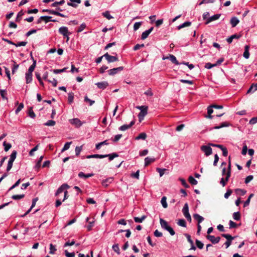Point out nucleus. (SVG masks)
<instances>
[{
    "label": "nucleus",
    "mask_w": 257,
    "mask_h": 257,
    "mask_svg": "<svg viewBox=\"0 0 257 257\" xmlns=\"http://www.w3.org/2000/svg\"><path fill=\"white\" fill-rule=\"evenodd\" d=\"M229 125V124L227 122H222L220 125L218 126H215L213 127V129H219L220 128L223 127H226L228 126Z\"/></svg>",
    "instance_id": "nucleus-37"
},
{
    "label": "nucleus",
    "mask_w": 257,
    "mask_h": 257,
    "mask_svg": "<svg viewBox=\"0 0 257 257\" xmlns=\"http://www.w3.org/2000/svg\"><path fill=\"white\" fill-rule=\"evenodd\" d=\"M188 181L191 184L195 185L197 184V181L192 176H190L188 178Z\"/></svg>",
    "instance_id": "nucleus-38"
},
{
    "label": "nucleus",
    "mask_w": 257,
    "mask_h": 257,
    "mask_svg": "<svg viewBox=\"0 0 257 257\" xmlns=\"http://www.w3.org/2000/svg\"><path fill=\"white\" fill-rule=\"evenodd\" d=\"M69 1L70 2L67 3V5L73 8H77L81 2V0H69Z\"/></svg>",
    "instance_id": "nucleus-13"
},
{
    "label": "nucleus",
    "mask_w": 257,
    "mask_h": 257,
    "mask_svg": "<svg viewBox=\"0 0 257 257\" xmlns=\"http://www.w3.org/2000/svg\"><path fill=\"white\" fill-rule=\"evenodd\" d=\"M52 18V17L51 16H41V19H43V21L45 22V23L51 22Z\"/></svg>",
    "instance_id": "nucleus-47"
},
{
    "label": "nucleus",
    "mask_w": 257,
    "mask_h": 257,
    "mask_svg": "<svg viewBox=\"0 0 257 257\" xmlns=\"http://www.w3.org/2000/svg\"><path fill=\"white\" fill-rule=\"evenodd\" d=\"M170 61L173 63L174 64H175V65H179V63L178 62V61H177L176 57L173 55H169V57Z\"/></svg>",
    "instance_id": "nucleus-33"
},
{
    "label": "nucleus",
    "mask_w": 257,
    "mask_h": 257,
    "mask_svg": "<svg viewBox=\"0 0 257 257\" xmlns=\"http://www.w3.org/2000/svg\"><path fill=\"white\" fill-rule=\"evenodd\" d=\"M104 157H105V156H103V155L94 154V155H90L87 156L86 158H87V159H91V158L102 159V158H104Z\"/></svg>",
    "instance_id": "nucleus-26"
},
{
    "label": "nucleus",
    "mask_w": 257,
    "mask_h": 257,
    "mask_svg": "<svg viewBox=\"0 0 257 257\" xmlns=\"http://www.w3.org/2000/svg\"><path fill=\"white\" fill-rule=\"evenodd\" d=\"M65 3V0H61L60 2H55L53 3L51 6L52 7H57L58 5H62Z\"/></svg>",
    "instance_id": "nucleus-45"
},
{
    "label": "nucleus",
    "mask_w": 257,
    "mask_h": 257,
    "mask_svg": "<svg viewBox=\"0 0 257 257\" xmlns=\"http://www.w3.org/2000/svg\"><path fill=\"white\" fill-rule=\"evenodd\" d=\"M112 248L117 254H120V249L118 244H113Z\"/></svg>",
    "instance_id": "nucleus-43"
},
{
    "label": "nucleus",
    "mask_w": 257,
    "mask_h": 257,
    "mask_svg": "<svg viewBox=\"0 0 257 257\" xmlns=\"http://www.w3.org/2000/svg\"><path fill=\"white\" fill-rule=\"evenodd\" d=\"M26 83L29 84L32 82L33 80V74L26 72L25 74Z\"/></svg>",
    "instance_id": "nucleus-19"
},
{
    "label": "nucleus",
    "mask_w": 257,
    "mask_h": 257,
    "mask_svg": "<svg viewBox=\"0 0 257 257\" xmlns=\"http://www.w3.org/2000/svg\"><path fill=\"white\" fill-rule=\"evenodd\" d=\"M221 236L224 238H225L227 240L232 241L235 237L232 236L231 235L229 234H222Z\"/></svg>",
    "instance_id": "nucleus-41"
},
{
    "label": "nucleus",
    "mask_w": 257,
    "mask_h": 257,
    "mask_svg": "<svg viewBox=\"0 0 257 257\" xmlns=\"http://www.w3.org/2000/svg\"><path fill=\"white\" fill-rule=\"evenodd\" d=\"M179 180L180 181L181 184L186 188H189V185L186 183L185 179L183 178H179Z\"/></svg>",
    "instance_id": "nucleus-56"
},
{
    "label": "nucleus",
    "mask_w": 257,
    "mask_h": 257,
    "mask_svg": "<svg viewBox=\"0 0 257 257\" xmlns=\"http://www.w3.org/2000/svg\"><path fill=\"white\" fill-rule=\"evenodd\" d=\"M233 218L235 220H239L240 219V214L239 212L237 211L233 213Z\"/></svg>",
    "instance_id": "nucleus-46"
},
{
    "label": "nucleus",
    "mask_w": 257,
    "mask_h": 257,
    "mask_svg": "<svg viewBox=\"0 0 257 257\" xmlns=\"http://www.w3.org/2000/svg\"><path fill=\"white\" fill-rule=\"evenodd\" d=\"M24 105L23 103H20L18 107L15 110V113L18 114L24 108Z\"/></svg>",
    "instance_id": "nucleus-54"
},
{
    "label": "nucleus",
    "mask_w": 257,
    "mask_h": 257,
    "mask_svg": "<svg viewBox=\"0 0 257 257\" xmlns=\"http://www.w3.org/2000/svg\"><path fill=\"white\" fill-rule=\"evenodd\" d=\"M147 216L146 215H143L141 217H135L134 218L135 222L142 223L146 218Z\"/></svg>",
    "instance_id": "nucleus-29"
},
{
    "label": "nucleus",
    "mask_w": 257,
    "mask_h": 257,
    "mask_svg": "<svg viewBox=\"0 0 257 257\" xmlns=\"http://www.w3.org/2000/svg\"><path fill=\"white\" fill-rule=\"evenodd\" d=\"M161 203L162 205V206L164 208H166L168 207V204L167 203V197L166 196H163L161 200Z\"/></svg>",
    "instance_id": "nucleus-34"
},
{
    "label": "nucleus",
    "mask_w": 257,
    "mask_h": 257,
    "mask_svg": "<svg viewBox=\"0 0 257 257\" xmlns=\"http://www.w3.org/2000/svg\"><path fill=\"white\" fill-rule=\"evenodd\" d=\"M27 44V42H24V41H22V42H19L17 43H15L14 45L18 47H20V46H25Z\"/></svg>",
    "instance_id": "nucleus-61"
},
{
    "label": "nucleus",
    "mask_w": 257,
    "mask_h": 257,
    "mask_svg": "<svg viewBox=\"0 0 257 257\" xmlns=\"http://www.w3.org/2000/svg\"><path fill=\"white\" fill-rule=\"evenodd\" d=\"M160 223L161 226V227L165 230H166L167 228L169 226L168 222L162 218H160Z\"/></svg>",
    "instance_id": "nucleus-18"
},
{
    "label": "nucleus",
    "mask_w": 257,
    "mask_h": 257,
    "mask_svg": "<svg viewBox=\"0 0 257 257\" xmlns=\"http://www.w3.org/2000/svg\"><path fill=\"white\" fill-rule=\"evenodd\" d=\"M103 156H105L104 158L108 157L109 161H111L115 157H117L118 156V155L115 153H113L112 154L103 155Z\"/></svg>",
    "instance_id": "nucleus-25"
},
{
    "label": "nucleus",
    "mask_w": 257,
    "mask_h": 257,
    "mask_svg": "<svg viewBox=\"0 0 257 257\" xmlns=\"http://www.w3.org/2000/svg\"><path fill=\"white\" fill-rule=\"evenodd\" d=\"M29 116L32 118H35L36 117V114L33 110L32 107L30 108L28 112Z\"/></svg>",
    "instance_id": "nucleus-50"
},
{
    "label": "nucleus",
    "mask_w": 257,
    "mask_h": 257,
    "mask_svg": "<svg viewBox=\"0 0 257 257\" xmlns=\"http://www.w3.org/2000/svg\"><path fill=\"white\" fill-rule=\"evenodd\" d=\"M86 27V25L85 23H82V24H81V25L80 26V27L77 30V33L81 32L82 31H83L85 29Z\"/></svg>",
    "instance_id": "nucleus-52"
},
{
    "label": "nucleus",
    "mask_w": 257,
    "mask_h": 257,
    "mask_svg": "<svg viewBox=\"0 0 257 257\" xmlns=\"http://www.w3.org/2000/svg\"><path fill=\"white\" fill-rule=\"evenodd\" d=\"M17 152L16 151L14 150L12 152L11 155H10V158L9 161H11L14 162L15 160L17 157Z\"/></svg>",
    "instance_id": "nucleus-36"
},
{
    "label": "nucleus",
    "mask_w": 257,
    "mask_h": 257,
    "mask_svg": "<svg viewBox=\"0 0 257 257\" xmlns=\"http://www.w3.org/2000/svg\"><path fill=\"white\" fill-rule=\"evenodd\" d=\"M249 123V124H250L251 125L254 124L256 123H257V117H254L251 118L250 119Z\"/></svg>",
    "instance_id": "nucleus-64"
},
{
    "label": "nucleus",
    "mask_w": 257,
    "mask_h": 257,
    "mask_svg": "<svg viewBox=\"0 0 257 257\" xmlns=\"http://www.w3.org/2000/svg\"><path fill=\"white\" fill-rule=\"evenodd\" d=\"M213 107H212V105H210L209 106H208L207 107V114H208V115L205 116L206 117L209 118H212L213 116L211 115V114L213 112Z\"/></svg>",
    "instance_id": "nucleus-24"
},
{
    "label": "nucleus",
    "mask_w": 257,
    "mask_h": 257,
    "mask_svg": "<svg viewBox=\"0 0 257 257\" xmlns=\"http://www.w3.org/2000/svg\"><path fill=\"white\" fill-rule=\"evenodd\" d=\"M177 224L179 226L185 227H186V222L183 219H180L177 222Z\"/></svg>",
    "instance_id": "nucleus-40"
},
{
    "label": "nucleus",
    "mask_w": 257,
    "mask_h": 257,
    "mask_svg": "<svg viewBox=\"0 0 257 257\" xmlns=\"http://www.w3.org/2000/svg\"><path fill=\"white\" fill-rule=\"evenodd\" d=\"M182 212L184 216H187L188 214H190L189 212V207L187 203H186L184 204L183 208L182 209Z\"/></svg>",
    "instance_id": "nucleus-23"
},
{
    "label": "nucleus",
    "mask_w": 257,
    "mask_h": 257,
    "mask_svg": "<svg viewBox=\"0 0 257 257\" xmlns=\"http://www.w3.org/2000/svg\"><path fill=\"white\" fill-rule=\"evenodd\" d=\"M193 218L197 221L198 224H200L204 220V218L198 214H194Z\"/></svg>",
    "instance_id": "nucleus-21"
},
{
    "label": "nucleus",
    "mask_w": 257,
    "mask_h": 257,
    "mask_svg": "<svg viewBox=\"0 0 257 257\" xmlns=\"http://www.w3.org/2000/svg\"><path fill=\"white\" fill-rule=\"evenodd\" d=\"M3 146H4V150L6 152L8 151L12 147L11 144L10 143H7L6 141L3 143Z\"/></svg>",
    "instance_id": "nucleus-42"
},
{
    "label": "nucleus",
    "mask_w": 257,
    "mask_h": 257,
    "mask_svg": "<svg viewBox=\"0 0 257 257\" xmlns=\"http://www.w3.org/2000/svg\"><path fill=\"white\" fill-rule=\"evenodd\" d=\"M82 150V146L76 147L75 149V154L77 156L80 155V152Z\"/></svg>",
    "instance_id": "nucleus-59"
},
{
    "label": "nucleus",
    "mask_w": 257,
    "mask_h": 257,
    "mask_svg": "<svg viewBox=\"0 0 257 257\" xmlns=\"http://www.w3.org/2000/svg\"><path fill=\"white\" fill-rule=\"evenodd\" d=\"M36 66V61L33 59V63L28 69V73L32 74Z\"/></svg>",
    "instance_id": "nucleus-28"
},
{
    "label": "nucleus",
    "mask_w": 257,
    "mask_h": 257,
    "mask_svg": "<svg viewBox=\"0 0 257 257\" xmlns=\"http://www.w3.org/2000/svg\"><path fill=\"white\" fill-rule=\"evenodd\" d=\"M74 93L72 92H69L68 93V101L69 103L71 104L73 103L74 100Z\"/></svg>",
    "instance_id": "nucleus-35"
},
{
    "label": "nucleus",
    "mask_w": 257,
    "mask_h": 257,
    "mask_svg": "<svg viewBox=\"0 0 257 257\" xmlns=\"http://www.w3.org/2000/svg\"><path fill=\"white\" fill-rule=\"evenodd\" d=\"M206 238L210 240L213 244H216L219 242L220 237L219 236L215 237L211 235H207Z\"/></svg>",
    "instance_id": "nucleus-8"
},
{
    "label": "nucleus",
    "mask_w": 257,
    "mask_h": 257,
    "mask_svg": "<svg viewBox=\"0 0 257 257\" xmlns=\"http://www.w3.org/2000/svg\"><path fill=\"white\" fill-rule=\"evenodd\" d=\"M103 56L105 58L108 63L114 62L118 60L117 57L111 56L108 53H106Z\"/></svg>",
    "instance_id": "nucleus-6"
},
{
    "label": "nucleus",
    "mask_w": 257,
    "mask_h": 257,
    "mask_svg": "<svg viewBox=\"0 0 257 257\" xmlns=\"http://www.w3.org/2000/svg\"><path fill=\"white\" fill-rule=\"evenodd\" d=\"M71 144V142H67L66 143H65L63 149L61 150V152H64V151L68 150L70 148V146Z\"/></svg>",
    "instance_id": "nucleus-53"
},
{
    "label": "nucleus",
    "mask_w": 257,
    "mask_h": 257,
    "mask_svg": "<svg viewBox=\"0 0 257 257\" xmlns=\"http://www.w3.org/2000/svg\"><path fill=\"white\" fill-rule=\"evenodd\" d=\"M249 46L248 45H245L244 47V51L243 54V57L245 59H248L249 57Z\"/></svg>",
    "instance_id": "nucleus-22"
},
{
    "label": "nucleus",
    "mask_w": 257,
    "mask_h": 257,
    "mask_svg": "<svg viewBox=\"0 0 257 257\" xmlns=\"http://www.w3.org/2000/svg\"><path fill=\"white\" fill-rule=\"evenodd\" d=\"M59 33L62 35L64 37L67 38V41L69 40V36L71 34V33L69 32L68 29L67 27L65 26H62L59 29Z\"/></svg>",
    "instance_id": "nucleus-2"
},
{
    "label": "nucleus",
    "mask_w": 257,
    "mask_h": 257,
    "mask_svg": "<svg viewBox=\"0 0 257 257\" xmlns=\"http://www.w3.org/2000/svg\"><path fill=\"white\" fill-rule=\"evenodd\" d=\"M95 85L98 88L104 90L108 86V83L107 81L99 82L96 83Z\"/></svg>",
    "instance_id": "nucleus-9"
},
{
    "label": "nucleus",
    "mask_w": 257,
    "mask_h": 257,
    "mask_svg": "<svg viewBox=\"0 0 257 257\" xmlns=\"http://www.w3.org/2000/svg\"><path fill=\"white\" fill-rule=\"evenodd\" d=\"M67 69V68H64L62 69H54L53 70V72L55 74H59V73H62V72H64L66 71V69Z\"/></svg>",
    "instance_id": "nucleus-51"
},
{
    "label": "nucleus",
    "mask_w": 257,
    "mask_h": 257,
    "mask_svg": "<svg viewBox=\"0 0 257 257\" xmlns=\"http://www.w3.org/2000/svg\"><path fill=\"white\" fill-rule=\"evenodd\" d=\"M124 68L122 66H120L117 68H114L111 69L108 71V73L109 75H114L117 74L119 72H120L123 70Z\"/></svg>",
    "instance_id": "nucleus-7"
},
{
    "label": "nucleus",
    "mask_w": 257,
    "mask_h": 257,
    "mask_svg": "<svg viewBox=\"0 0 257 257\" xmlns=\"http://www.w3.org/2000/svg\"><path fill=\"white\" fill-rule=\"evenodd\" d=\"M196 244L197 247L199 249H202L204 246V244L200 240L198 239H196L195 240Z\"/></svg>",
    "instance_id": "nucleus-48"
},
{
    "label": "nucleus",
    "mask_w": 257,
    "mask_h": 257,
    "mask_svg": "<svg viewBox=\"0 0 257 257\" xmlns=\"http://www.w3.org/2000/svg\"><path fill=\"white\" fill-rule=\"evenodd\" d=\"M154 29V27H151L149 29L143 32L141 35V39L142 40H145L146 39L149 34L152 32V31Z\"/></svg>",
    "instance_id": "nucleus-11"
},
{
    "label": "nucleus",
    "mask_w": 257,
    "mask_h": 257,
    "mask_svg": "<svg viewBox=\"0 0 257 257\" xmlns=\"http://www.w3.org/2000/svg\"><path fill=\"white\" fill-rule=\"evenodd\" d=\"M38 198L37 197V198H35L33 199L32 200V205H31V206L30 207V208L25 213L24 215H23L22 216L24 217V216H25L26 215H27V214H28L30 211H31L32 209L36 205V203L37 202V201H38Z\"/></svg>",
    "instance_id": "nucleus-17"
},
{
    "label": "nucleus",
    "mask_w": 257,
    "mask_h": 257,
    "mask_svg": "<svg viewBox=\"0 0 257 257\" xmlns=\"http://www.w3.org/2000/svg\"><path fill=\"white\" fill-rule=\"evenodd\" d=\"M102 16L108 20H110L113 18V17L110 14L109 12L108 11L103 12Z\"/></svg>",
    "instance_id": "nucleus-39"
},
{
    "label": "nucleus",
    "mask_w": 257,
    "mask_h": 257,
    "mask_svg": "<svg viewBox=\"0 0 257 257\" xmlns=\"http://www.w3.org/2000/svg\"><path fill=\"white\" fill-rule=\"evenodd\" d=\"M25 197L24 194H19V195H14L12 196V198L14 200H19Z\"/></svg>",
    "instance_id": "nucleus-44"
},
{
    "label": "nucleus",
    "mask_w": 257,
    "mask_h": 257,
    "mask_svg": "<svg viewBox=\"0 0 257 257\" xmlns=\"http://www.w3.org/2000/svg\"><path fill=\"white\" fill-rule=\"evenodd\" d=\"M55 123L56 122L54 120H49L46 123H44V125L46 126H54L55 124Z\"/></svg>",
    "instance_id": "nucleus-58"
},
{
    "label": "nucleus",
    "mask_w": 257,
    "mask_h": 257,
    "mask_svg": "<svg viewBox=\"0 0 257 257\" xmlns=\"http://www.w3.org/2000/svg\"><path fill=\"white\" fill-rule=\"evenodd\" d=\"M38 30L36 29H31V30L29 31L26 34H25V36L28 37L30 36L31 35L33 34H35L37 32Z\"/></svg>",
    "instance_id": "nucleus-60"
},
{
    "label": "nucleus",
    "mask_w": 257,
    "mask_h": 257,
    "mask_svg": "<svg viewBox=\"0 0 257 257\" xmlns=\"http://www.w3.org/2000/svg\"><path fill=\"white\" fill-rule=\"evenodd\" d=\"M136 108L140 110L138 117L140 121H141L148 113V106L146 105L137 106Z\"/></svg>",
    "instance_id": "nucleus-1"
},
{
    "label": "nucleus",
    "mask_w": 257,
    "mask_h": 257,
    "mask_svg": "<svg viewBox=\"0 0 257 257\" xmlns=\"http://www.w3.org/2000/svg\"><path fill=\"white\" fill-rule=\"evenodd\" d=\"M12 62L14 63L13 66L12 68V74H14L18 70L19 67V65L17 64L16 62L14 60H12Z\"/></svg>",
    "instance_id": "nucleus-30"
},
{
    "label": "nucleus",
    "mask_w": 257,
    "mask_h": 257,
    "mask_svg": "<svg viewBox=\"0 0 257 257\" xmlns=\"http://www.w3.org/2000/svg\"><path fill=\"white\" fill-rule=\"evenodd\" d=\"M39 145H37L34 148H33L30 152H29V156H33L34 155V152L38 150Z\"/></svg>",
    "instance_id": "nucleus-49"
},
{
    "label": "nucleus",
    "mask_w": 257,
    "mask_h": 257,
    "mask_svg": "<svg viewBox=\"0 0 257 257\" xmlns=\"http://www.w3.org/2000/svg\"><path fill=\"white\" fill-rule=\"evenodd\" d=\"M69 188L70 186L67 184H63L57 189L56 192L55 193V196H58L60 193H62V192L64 193V191H67V190Z\"/></svg>",
    "instance_id": "nucleus-4"
},
{
    "label": "nucleus",
    "mask_w": 257,
    "mask_h": 257,
    "mask_svg": "<svg viewBox=\"0 0 257 257\" xmlns=\"http://www.w3.org/2000/svg\"><path fill=\"white\" fill-rule=\"evenodd\" d=\"M57 250L56 245H53L52 243L50 244V251L49 253L51 254H54Z\"/></svg>",
    "instance_id": "nucleus-31"
},
{
    "label": "nucleus",
    "mask_w": 257,
    "mask_h": 257,
    "mask_svg": "<svg viewBox=\"0 0 257 257\" xmlns=\"http://www.w3.org/2000/svg\"><path fill=\"white\" fill-rule=\"evenodd\" d=\"M155 161V158H150V157H146L145 159V166H148L151 163Z\"/></svg>",
    "instance_id": "nucleus-20"
},
{
    "label": "nucleus",
    "mask_w": 257,
    "mask_h": 257,
    "mask_svg": "<svg viewBox=\"0 0 257 257\" xmlns=\"http://www.w3.org/2000/svg\"><path fill=\"white\" fill-rule=\"evenodd\" d=\"M78 176L80 178H84L85 179L91 177L93 176L94 174L92 173H88V174H85L83 172H80L78 173Z\"/></svg>",
    "instance_id": "nucleus-15"
},
{
    "label": "nucleus",
    "mask_w": 257,
    "mask_h": 257,
    "mask_svg": "<svg viewBox=\"0 0 257 257\" xmlns=\"http://www.w3.org/2000/svg\"><path fill=\"white\" fill-rule=\"evenodd\" d=\"M147 138V135L145 133H140L136 138V140H145Z\"/></svg>",
    "instance_id": "nucleus-32"
},
{
    "label": "nucleus",
    "mask_w": 257,
    "mask_h": 257,
    "mask_svg": "<svg viewBox=\"0 0 257 257\" xmlns=\"http://www.w3.org/2000/svg\"><path fill=\"white\" fill-rule=\"evenodd\" d=\"M230 24L232 27H235L239 23V20L237 17H232L230 21Z\"/></svg>",
    "instance_id": "nucleus-16"
},
{
    "label": "nucleus",
    "mask_w": 257,
    "mask_h": 257,
    "mask_svg": "<svg viewBox=\"0 0 257 257\" xmlns=\"http://www.w3.org/2000/svg\"><path fill=\"white\" fill-rule=\"evenodd\" d=\"M220 16H221V14H215V15L212 16L211 17H209L207 20L206 22H205V24H208L212 21H215V20L218 19L219 18V17H220Z\"/></svg>",
    "instance_id": "nucleus-14"
},
{
    "label": "nucleus",
    "mask_w": 257,
    "mask_h": 257,
    "mask_svg": "<svg viewBox=\"0 0 257 257\" xmlns=\"http://www.w3.org/2000/svg\"><path fill=\"white\" fill-rule=\"evenodd\" d=\"M65 253L66 257H74L75 255L74 252H69L67 250H65Z\"/></svg>",
    "instance_id": "nucleus-63"
},
{
    "label": "nucleus",
    "mask_w": 257,
    "mask_h": 257,
    "mask_svg": "<svg viewBox=\"0 0 257 257\" xmlns=\"http://www.w3.org/2000/svg\"><path fill=\"white\" fill-rule=\"evenodd\" d=\"M135 124V121H132L129 124H123L119 127V130L121 131H125L131 128Z\"/></svg>",
    "instance_id": "nucleus-10"
},
{
    "label": "nucleus",
    "mask_w": 257,
    "mask_h": 257,
    "mask_svg": "<svg viewBox=\"0 0 257 257\" xmlns=\"http://www.w3.org/2000/svg\"><path fill=\"white\" fill-rule=\"evenodd\" d=\"M156 170L159 173L160 176L162 177L164 174L166 169L157 168Z\"/></svg>",
    "instance_id": "nucleus-62"
},
{
    "label": "nucleus",
    "mask_w": 257,
    "mask_h": 257,
    "mask_svg": "<svg viewBox=\"0 0 257 257\" xmlns=\"http://www.w3.org/2000/svg\"><path fill=\"white\" fill-rule=\"evenodd\" d=\"M142 24V22L135 23L134 25V30L137 31V30H138L139 29V28L140 27V26H141Z\"/></svg>",
    "instance_id": "nucleus-57"
},
{
    "label": "nucleus",
    "mask_w": 257,
    "mask_h": 257,
    "mask_svg": "<svg viewBox=\"0 0 257 257\" xmlns=\"http://www.w3.org/2000/svg\"><path fill=\"white\" fill-rule=\"evenodd\" d=\"M191 23L190 22L187 21V22H185L184 23L179 25L177 27V29L178 30H180L183 28L190 26L191 25Z\"/></svg>",
    "instance_id": "nucleus-27"
},
{
    "label": "nucleus",
    "mask_w": 257,
    "mask_h": 257,
    "mask_svg": "<svg viewBox=\"0 0 257 257\" xmlns=\"http://www.w3.org/2000/svg\"><path fill=\"white\" fill-rule=\"evenodd\" d=\"M113 181V177H109V178H107L106 179L103 180L102 181L101 184L103 186L106 187L110 184H111Z\"/></svg>",
    "instance_id": "nucleus-12"
},
{
    "label": "nucleus",
    "mask_w": 257,
    "mask_h": 257,
    "mask_svg": "<svg viewBox=\"0 0 257 257\" xmlns=\"http://www.w3.org/2000/svg\"><path fill=\"white\" fill-rule=\"evenodd\" d=\"M70 123L74 125L76 127H80L82 124L83 122H81V121L78 118H75L73 119H69Z\"/></svg>",
    "instance_id": "nucleus-5"
},
{
    "label": "nucleus",
    "mask_w": 257,
    "mask_h": 257,
    "mask_svg": "<svg viewBox=\"0 0 257 257\" xmlns=\"http://www.w3.org/2000/svg\"><path fill=\"white\" fill-rule=\"evenodd\" d=\"M140 170H138L135 173H132L131 174V176L132 177V178H136L137 179H139V176H140Z\"/></svg>",
    "instance_id": "nucleus-55"
},
{
    "label": "nucleus",
    "mask_w": 257,
    "mask_h": 257,
    "mask_svg": "<svg viewBox=\"0 0 257 257\" xmlns=\"http://www.w3.org/2000/svg\"><path fill=\"white\" fill-rule=\"evenodd\" d=\"M200 150L204 153L206 156H209L212 153V149L208 145L201 146L200 147Z\"/></svg>",
    "instance_id": "nucleus-3"
}]
</instances>
